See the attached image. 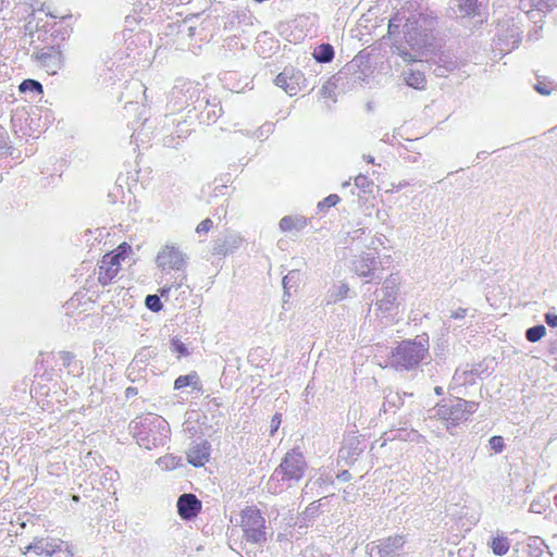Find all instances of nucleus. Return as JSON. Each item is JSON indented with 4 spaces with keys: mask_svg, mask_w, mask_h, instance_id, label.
Masks as SVG:
<instances>
[{
    "mask_svg": "<svg viewBox=\"0 0 557 557\" xmlns=\"http://www.w3.org/2000/svg\"><path fill=\"white\" fill-rule=\"evenodd\" d=\"M137 394V389L135 387H127L126 389V395H136Z\"/></svg>",
    "mask_w": 557,
    "mask_h": 557,
    "instance_id": "41",
    "label": "nucleus"
},
{
    "mask_svg": "<svg viewBox=\"0 0 557 557\" xmlns=\"http://www.w3.org/2000/svg\"><path fill=\"white\" fill-rule=\"evenodd\" d=\"M490 547L496 556H504L509 552L510 541L506 535L497 534L492 537Z\"/></svg>",
    "mask_w": 557,
    "mask_h": 557,
    "instance_id": "15",
    "label": "nucleus"
},
{
    "mask_svg": "<svg viewBox=\"0 0 557 557\" xmlns=\"http://www.w3.org/2000/svg\"><path fill=\"white\" fill-rule=\"evenodd\" d=\"M274 131V124L267 122L262 124L253 134L252 136L256 138H267L270 134H272Z\"/></svg>",
    "mask_w": 557,
    "mask_h": 557,
    "instance_id": "23",
    "label": "nucleus"
},
{
    "mask_svg": "<svg viewBox=\"0 0 557 557\" xmlns=\"http://www.w3.org/2000/svg\"><path fill=\"white\" fill-rule=\"evenodd\" d=\"M339 197L336 194H331L330 196L325 197L323 200L319 201L318 209H330L332 207H335L339 202Z\"/></svg>",
    "mask_w": 557,
    "mask_h": 557,
    "instance_id": "24",
    "label": "nucleus"
},
{
    "mask_svg": "<svg viewBox=\"0 0 557 557\" xmlns=\"http://www.w3.org/2000/svg\"><path fill=\"white\" fill-rule=\"evenodd\" d=\"M177 513L183 520L196 518L202 510V503L195 494H182L176 503Z\"/></svg>",
    "mask_w": 557,
    "mask_h": 557,
    "instance_id": "11",
    "label": "nucleus"
},
{
    "mask_svg": "<svg viewBox=\"0 0 557 557\" xmlns=\"http://www.w3.org/2000/svg\"><path fill=\"white\" fill-rule=\"evenodd\" d=\"M212 225H213V222L210 219H206L197 225L196 232L197 233H207L212 228Z\"/></svg>",
    "mask_w": 557,
    "mask_h": 557,
    "instance_id": "28",
    "label": "nucleus"
},
{
    "mask_svg": "<svg viewBox=\"0 0 557 557\" xmlns=\"http://www.w3.org/2000/svg\"><path fill=\"white\" fill-rule=\"evenodd\" d=\"M157 261L159 267L169 270H181L185 265L184 255L173 245L164 246L158 253Z\"/></svg>",
    "mask_w": 557,
    "mask_h": 557,
    "instance_id": "10",
    "label": "nucleus"
},
{
    "mask_svg": "<svg viewBox=\"0 0 557 557\" xmlns=\"http://www.w3.org/2000/svg\"><path fill=\"white\" fill-rule=\"evenodd\" d=\"M429 355L428 338L401 341L388 357V366L395 370H412Z\"/></svg>",
    "mask_w": 557,
    "mask_h": 557,
    "instance_id": "1",
    "label": "nucleus"
},
{
    "mask_svg": "<svg viewBox=\"0 0 557 557\" xmlns=\"http://www.w3.org/2000/svg\"><path fill=\"white\" fill-rule=\"evenodd\" d=\"M33 58L49 74H55L58 70L61 69L63 62L61 51H59L54 47L41 49L40 51L35 52L33 54Z\"/></svg>",
    "mask_w": 557,
    "mask_h": 557,
    "instance_id": "9",
    "label": "nucleus"
},
{
    "mask_svg": "<svg viewBox=\"0 0 557 557\" xmlns=\"http://www.w3.org/2000/svg\"><path fill=\"white\" fill-rule=\"evenodd\" d=\"M338 478L348 480L350 479V473L347 470H344L341 474H338Z\"/></svg>",
    "mask_w": 557,
    "mask_h": 557,
    "instance_id": "39",
    "label": "nucleus"
},
{
    "mask_svg": "<svg viewBox=\"0 0 557 557\" xmlns=\"http://www.w3.org/2000/svg\"><path fill=\"white\" fill-rule=\"evenodd\" d=\"M375 263L374 259H361L356 262V273L359 276L368 277L373 273V264Z\"/></svg>",
    "mask_w": 557,
    "mask_h": 557,
    "instance_id": "18",
    "label": "nucleus"
},
{
    "mask_svg": "<svg viewBox=\"0 0 557 557\" xmlns=\"http://www.w3.org/2000/svg\"><path fill=\"white\" fill-rule=\"evenodd\" d=\"M173 345L180 356H186L188 354L186 346L182 342L174 341Z\"/></svg>",
    "mask_w": 557,
    "mask_h": 557,
    "instance_id": "33",
    "label": "nucleus"
},
{
    "mask_svg": "<svg viewBox=\"0 0 557 557\" xmlns=\"http://www.w3.org/2000/svg\"><path fill=\"white\" fill-rule=\"evenodd\" d=\"M313 57L320 63L331 62L334 58V49L329 44H322L314 50Z\"/></svg>",
    "mask_w": 557,
    "mask_h": 557,
    "instance_id": "17",
    "label": "nucleus"
},
{
    "mask_svg": "<svg viewBox=\"0 0 557 557\" xmlns=\"http://www.w3.org/2000/svg\"><path fill=\"white\" fill-rule=\"evenodd\" d=\"M490 446L495 453H500L504 449V440L502 436H493L490 440Z\"/></svg>",
    "mask_w": 557,
    "mask_h": 557,
    "instance_id": "26",
    "label": "nucleus"
},
{
    "mask_svg": "<svg viewBox=\"0 0 557 557\" xmlns=\"http://www.w3.org/2000/svg\"><path fill=\"white\" fill-rule=\"evenodd\" d=\"M73 500L77 502L78 500V496L74 495L73 496Z\"/></svg>",
    "mask_w": 557,
    "mask_h": 557,
    "instance_id": "44",
    "label": "nucleus"
},
{
    "mask_svg": "<svg viewBox=\"0 0 557 557\" xmlns=\"http://www.w3.org/2000/svg\"><path fill=\"white\" fill-rule=\"evenodd\" d=\"M367 161L370 162V163H373L374 159H373V157L369 156V157H367Z\"/></svg>",
    "mask_w": 557,
    "mask_h": 557,
    "instance_id": "42",
    "label": "nucleus"
},
{
    "mask_svg": "<svg viewBox=\"0 0 557 557\" xmlns=\"http://www.w3.org/2000/svg\"><path fill=\"white\" fill-rule=\"evenodd\" d=\"M396 52L403 58V60L407 63H411L417 61V55H413L412 53L406 51L405 49L400 47H396Z\"/></svg>",
    "mask_w": 557,
    "mask_h": 557,
    "instance_id": "27",
    "label": "nucleus"
},
{
    "mask_svg": "<svg viewBox=\"0 0 557 557\" xmlns=\"http://www.w3.org/2000/svg\"><path fill=\"white\" fill-rule=\"evenodd\" d=\"M132 246L126 242L120 244L116 249L106 253L98 264V282L109 285L119 274L121 262L132 255Z\"/></svg>",
    "mask_w": 557,
    "mask_h": 557,
    "instance_id": "3",
    "label": "nucleus"
},
{
    "mask_svg": "<svg viewBox=\"0 0 557 557\" xmlns=\"http://www.w3.org/2000/svg\"><path fill=\"white\" fill-rule=\"evenodd\" d=\"M236 243H237V239H234V245H233V247H236V246H237V245H236Z\"/></svg>",
    "mask_w": 557,
    "mask_h": 557,
    "instance_id": "45",
    "label": "nucleus"
},
{
    "mask_svg": "<svg viewBox=\"0 0 557 557\" xmlns=\"http://www.w3.org/2000/svg\"><path fill=\"white\" fill-rule=\"evenodd\" d=\"M145 304L150 310L154 312H158L162 309L161 300L157 295H148L146 297Z\"/></svg>",
    "mask_w": 557,
    "mask_h": 557,
    "instance_id": "25",
    "label": "nucleus"
},
{
    "mask_svg": "<svg viewBox=\"0 0 557 557\" xmlns=\"http://www.w3.org/2000/svg\"><path fill=\"white\" fill-rule=\"evenodd\" d=\"M545 321L549 326L557 327V314L546 313Z\"/></svg>",
    "mask_w": 557,
    "mask_h": 557,
    "instance_id": "34",
    "label": "nucleus"
},
{
    "mask_svg": "<svg viewBox=\"0 0 557 557\" xmlns=\"http://www.w3.org/2000/svg\"><path fill=\"white\" fill-rule=\"evenodd\" d=\"M198 380V375L196 372H193L187 375H180L174 381V389H182L188 385H190L194 381Z\"/></svg>",
    "mask_w": 557,
    "mask_h": 557,
    "instance_id": "22",
    "label": "nucleus"
},
{
    "mask_svg": "<svg viewBox=\"0 0 557 557\" xmlns=\"http://www.w3.org/2000/svg\"><path fill=\"white\" fill-rule=\"evenodd\" d=\"M557 7V0H519V9L523 11L530 20L537 22L541 13L548 12Z\"/></svg>",
    "mask_w": 557,
    "mask_h": 557,
    "instance_id": "12",
    "label": "nucleus"
},
{
    "mask_svg": "<svg viewBox=\"0 0 557 557\" xmlns=\"http://www.w3.org/2000/svg\"><path fill=\"white\" fill-rule=\"evenodd\" d=\"M535 89L537 92L542 94V95H549L550 94V89H548L545 85L543 84H537L535 85Z\"/></svg>",
    "mask_w": 557,
    "mask_h": 557,
    "instance_id": "37",
    "label": "nucleus"
},
{
    "mask_svg": "<svg viewBox=\"0 0 557 557\" xmlns=\"http://www.w3.org/2000/svg\"><path fill=\"white\" fill-rule=\"evenodd\" d=\"M280 226L283 231H290L293 230L294 227H296V224H295V221L289 218V216H285L281 220L280 222Z\"/></svg>",
    "mask_w": 557,
    "mask_h": 557,
    "instance_id": "30",
    "label": "nucleus"
},
{
    "mask_svg": "<svg viewBox=\"0 0 557 557\" xmlns=\"http://www.w3.org/2000/svg\"><path fill=\"white\" fill-rule=\"evenodd\" d=\"M307 468V462L302 453L298 448H294L286 453L276 472L282 473V480H300Z\"/></svg>",
    "mask_w": 557,
    "mask_h": 557,
    "instance_id": "5",
    "label": "nucleus"
},
{
    "mask_svg": "<svg viewBox=\"0 0 557 557\" xmlns=\"http://www.w3.org/2000/svg\"><path fill=\"white\" fill-rule=\"evenodd\" d=\"M473 407V403L458 399L455 405H438L436 414L447 426H455L468 419V413L472 412Z\"/></svg>",
    "mask_w": 557,
    "mask_h": 557,
    "instance_id": "7",
    "label": "nucleus"
},
{
    "mask_svg": "<svg viewBox=\"0 0 557 557\" xmlns=\"http://www.w3.org/2000/svg\"><path fill=\"white\" fill-rule=\"evenodd\" d=\"M406 84L416 89H424L426 79L424 73L421 71L409 70L404 73Z\"/></svg>",
    "mask_w": 557,
    "mask_h": 557,
    "instance_id": "16",
    "label": "nucleus"
},
{
    "mask_svg": "<svg viewBox=\"0 0 557 557\" xmlns=\"http://www.w3.org/2000/svg\"><path fill=\"white\" fill-rule=\"evenodd\" d=\"M239 525L247 542L261 544L267 541L265 519L258 507L248 506L243 509Z\"/></svg>",
    "mask_w": 557,
    "mask_h": 557,
    "instance_id": "2",
    "label": "nucleus"
},
{
    "mask_svg": "<svg viewBox=\"0 0 557 557\" xmlns=\"http://www.w3.org/2000/svg\"><path fill=\"white\" fill-rule=\"evenodd\" d=\"M213 249H214L215 255H223V256H225L230 250L224 245H220V244H216Z\"/></svg>",
    "mask_w": 557,
    "mask_h": 557,
    "instance_id": "36",
    "label": "nucleus"
},
{
    "mask_svg": "<svg viewBox=\"0 0 557 557\" xmlns=\"http://www.w3.org/2000/svg\"><path fill=\"white\" fill-rule=\"evenodd\" d=\"M168 290L169 289H166V288L161 289V295L163 296Z\"/></svg>",
    "mask_w": 557,
    "mask_h": 557,
    "instance_id": "43",
    "label": "nucleus"
},
{
    "mask_svg": "<svg viewBox=\"0 0 557 557\" xmlns=\"http://www.w3.org/2000/svg\"><path fill=\"white\" fill-rule=\"evenodd\" d=\"M426 17L422 14H411L410 16L407 15V12L401 10L398 11L388 23V33L391 35H395L398 33L399 28H404L405 38L407 42H410L412 40H416V36H413V32L416 33L417 26L420 23H425Z\"/></svg>",
    "mask_w": 557,
    "mask_h": 557,
    "instance_id": "6",
    "label": "nucleus"
},
{
    "mask_svg": "<svg viewBox=\"0 0 557 557\" xmlns=\"http://www.w3.org/2000/svg\"><path fill=\"white\" fill-rule=\"evenodd\" d=\"M421 28H422V25H421V23H420V24L417 26L416 33H414V32L412 33V34H413V36H416V40L410 41V42H409L410 45H412V46H419V47L421 46V42H419V41H418V37H422V36L426 37L425 29H424V30H422ZM421 41H422V44H425V40H421Z\"/></svg>",
    "mask_w": 557,
    "mask_h": 557,
    "instance_id": "29",
    "label": "nucleus"
},
{
    "mask_svg": "<svg viewBox=\"0 0 557 557\" xmlns=\"http://www.w3.org/2000/svg\"><path fill=\"white\" fill-rule=\"evenodd\" d=\"M355 185L359 188H366L369 186V180L367 176L364 175H358L356 178H355Z\"/></svg>",
    "mask_w": 557,
    "mask_h": 557,
    "instance_id": "31",
    "label": "nucleus"
},
{
    "mask_svg": "<svg viewBox=\"0 0 557 557\" xmlns=\"http://www.w3.org/2000/svg\"><path fill=\"white\" fill-rule=\"evenodd\" d=\"M510 36L513 38L511 48H515L520 41V34L512 29Z\"/></svg>",
    "mask_w": 557,
    "mask_h": 557,
    "instance_id": "38",
    "label": "nucleus"
},
{
    "mask_svg": "<svg viewBox=\"0 0 557 557\" xmlns=\"http://www.w3.org/2000/svg\"><path fill=\"white\" fill-rule=\"evenodd\" d=\"M62 361L64 366H70V363L73 361L74 356L72 352L65 351L61 355Z\"/></svg>",
    "mask_w": 557,
    "mask_h": 557,
    "instance_id": "35",
    "label": "nucleus"
},
{
    "mask_svg": "<svg viewBox=\"0 0 557 557\" xmlns=\"http://www.w3.org/2000/svg\"><path fill=\"white\" fill-rule=\"evenodd\" d=\"M546 334L544 325H535L527 330L525 337L529 342L535 343Z\"/></svg>",
    "mask_w": 557,
    "mask_h": 557,
    "instance_id": "19",
    "label": "nucleus"
},
{
    "mask_svg": "<svg viewBox=\"0 0 557 557\" xmlns=\"http://www.w3.org/2000/svg\"><path fill=\"white\" fill-rule=\"evenodd\" d=\"M305 81L301 71L295 70L294 67H285L284 71L275 77L274 83L289 96H295L301 90Z\"/></svg>",
    "mask_w": 557,
    "mask_h": 557,
    "instance_id": "8",
    "label": "nucleus"
},
{
    "mask_svg": "<svg viewBox=\"0 0 557 557\" xmlns=\"http://www.w3.org/2000/svg\"><path fill=\"white\" fill-rule=\"evenodd\" d=\"M23 555L33 552L36 556L52 557L59 553L65 552L67 557H73V550L69 544L58 537L37 536L33 542L22 550Z\"/></svg>",
    "mask_w": 557,
    "mask_h": 557,
    "instance_id": "4",
    "label": "nucleus"
},
{
    "mask_svg": "<svg viewBox=\"0 0 557 557\" xmlns=\"http://www.w3.org/2000/svg\"><path fill=\"white\" fill-rule=\"evenodd\" d=\"M348 293V286L347 285H343L341 287V298H344Z\"/></svg>",
    "mask_w": 557,
    "mask_h": 557,
    "instance_id": "40",
    "label": "nucleus"
},
{
    "mask_svg": "<svg viewBox=\"0 0 557 557\" xmlns=\"http://www.w3.org/2000/svg\"><path fill=\"white\" fill-rule=\"evenodd\" d=\"M210 458V445L207 442L193 446L187 453V460L194 467L205 466Z\"/></svg>",
    "mask_w": 557,
    "mask_h": 557,
    "instance_id": "13",
    "label": "nucleus"
},
{
    "mask_svg": "<svg viewBox=\"0 0 557 557\" xmlns=\"http://www.w3.org/2000/svg\"><path fill=\"white\" fill-rule=\"evenodd\" d=\"M280 424H281V413H275L271 420V428H272L271 434H274V432L277 431V429L280 428Z\"/></svg>",
    "mask_w": 557,
    "mask_h": 557,
    "instance_id": "32",
    "label": "nucleus"
},
{
    "mask_svg": "<svg viewBox=\"0 0 557 557\" xmlns=\"http://www.w3.org/2000/svg\"><path fill=\"white\" fill-rule=\"evenodd\" d=\"M20 91L21 92H27V91H30V92H37V94H41L42 92V86L39 82L37 81H34V79H25L22 82V84L20 85Z\"/></svg>",
    "mask_w": 557,
    "mask_h": 557,
    "instance_id": "21",
    "label": "nucleus"
},
{
    "mask_svg": "<svg viewBox=\"0 0 557 557\" xmlns=\"http://www.w3.org/2000/svg\"><path fill=\"white\" fill-rule=\"evenodd\" d=\"M441 62H444V64H438L434 72L437 76H445L447 72H453L457 67V63L454 60H444L440 59Z\"/></svg>",
    "mask_w": 557,
    "mask_h": 557,
    "instance_id": "20",
    "label": "nucleus"
},
{
    "mask_svg": "<svg viewBox=\"0 0 557 557\" xmlns=\"http://www.w3.org/2000/svg\"><path fill=\"white\" fill-rule=\"evenodd\" d=\"M485 0H459V12L467 16L481 15Z\"/></svg>",
    "mask_w": 557,
    "mask_h": 557,
    "instance_id": "14",
    "label": "nucleus"
}]
</instances>
